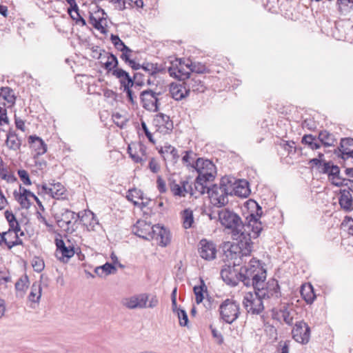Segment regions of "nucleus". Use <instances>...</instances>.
<instances>
[{"instance_id": "2", "label": "nucleus", "mask_w": 353, "mask_h": 353, "mask_svg": "<svg viewBox=\"0 0 353 353\" xmlns=\"http://www.w3.org/2000/svg\"><path fill=\"white\" fill-rule=\"evenodd\" d=\"M192 168L198 173L194 181V189L200 195L204 194L207 188V182L212 181L215 179L216 166L209 159L198 158L195 162L192 163Z\"/></svg>"}, {"instance_id": "13", "label": "nucleus", "mask_w": 353, "mask_h": 353, "mask_svg": "<svg viewBox=\"0 0 353 353\" xmlns=\"http://www.w3.org/2000/svg\"><path fill=\"white\" fill-rule=\"evenodd\" d=\"M228 185H230L231 189H234L231 191V196L234 194L240 197L246 198L251 192L249 183L245 179L236 180L234 178L228 177Z\"/></svg>"}, {"instance_id": "50", "label": "nucleus", "mask_w": 353, "mask_h": 353, "mask_svg": "<svg viewBox=\"0 0 353 353\" xmlns=\"http://www.w3.org/2000/svg\"><path fill=\"white\" fill-rule=\"evenodd\" d=\"M77 223H74V219H70V221H65L63 222L62 225H58L61 228H64V230L68 233H72L76 230L77 227H74Z\"/></svg>"}, {"instance_id": "32", "label": "nucleus", "mask_w": 353, "mask_h": 353, "mask_svg": "<svg viewBox=\"0 0 353 353\" xmlns=\"http://www.w3.org/2000/svg\"><path fill=\"white\" fill-rule=\"evenodd\" d=\"M329 180L331 181L332 185L336 187H341L347 185V183H344L347 180L341 177L340 168L336 165L332 166V170L331 171V176L329 178Z\"/></svg>"}, {"instance_id": "38", "label": "nucleus", "mask_w": 353, "mask_h": 353, "mask_svg": "<svg viewBox=\"0 0 353 353\" xmlns=\"http://www.w3.org/2000/svg\"><path fill=\"white\" fill-rule=\"evenodd\" d=\"M186 68L190 70V73H195L194 75H201L209 71L204 64L199 62L186 63ZM191 75L194 74H191Z\"/></svg>"}, {"instance_id": "36", "label": "nucleus", "mask_w": 353, "mask_h": 353, "mask_svg": "<svg viewBox=\"0 0 353 353\" xmlns=\"http://www.w3.org/2000/svg\"><path fill=\"white\" fill-rule=\"evenodd\" d=\"M301 143L307 145L312 150L319 149L321 146V142L318 139V137L312 134H305L301 139Z\"/></svg>"}, {"instance_id": "4", "label": "nucleus", "mask_w": 353, "mask_h": 353, "mask_svg": "<svg viewBox=\"0 0 353 353\" xmlns=\"http://www.w3.org/2000/svg\"><path fill=\"white\" fill-rule=\"evenodd\" d=\"M228 185V176L222 177L219 185L214 184L212 187L207 186L205 192L210 197V202L214 207L222 208L226 205L228 202V196H231V191Z\"/></svg>"}, {"instance_id": "57", "label": "nucleus", "mask_w": 353, "mask_h": 353, "mask_svg": "<svg viewBox=\"0 0 353 353\" xmlns=\"http://www.w3.org/2000/svg\"><path fill=\"white\" fill-rule=\"evenodd\" d=\"M283 147L289 154H295L296 152V143L293 141H285Z\"/></svg>"}, {"instance_id": "40", "label": "nucleus", "mask_w": 353, "mask_h": 353, "mask_svg": "<svg viewBox=\"0 0 353 353\" xmlns=\"http://www.w3.org/2000/svg\"><path fill=\"white\" fill-rule=\"evenodd\" d=\"M41 296V287L39 283L35 282L32 284L31 292L28 296V300L32 303H38Z\"/></svg>"}, {"instance_id": "6", "label": "nucleus", "mask_w": 353, "mask_h": 353, "mask_svg": "<svg viewBox=\"0 0 353 353\" xmlns=\"http://www.w3.org/2000/svg\"><path fill=\"white\" fill-rule=\"evenodd\" d=\"M219 310L221 319L225 323L232 324L239 316L240 305L236 301L226 299L221 303Z\"/></svg>"}, {"instance_id": "24", "label": "nucleus", "mask_w": 353, "mask_h": 353, "mask_svg": "<svg viewBox=\"0 0 353 353\" xmlns=\"http://www.w3.org/2000/svg\"><path fill=\"white\" fill-rule=\"evenodd\" d=\"M169 90L171 97L176 101L182 100L189 94V90L184 81L182 83H170Z\"/></svg>"}, {"instance_id": "31", "label": "nucleus", "mask_w": 353, "mask_h": 353, "mask_svg": "<svg viewBox=\"0 0 353 353\" xmlns=\"http://www.w3.org/2000/svg\"><path fill=\"white\" fill-rule=\"evenodd\" d=\"M0 97L8 103V108L15 104L17 97L14 91L8 86L0 88Z\"/></svg>"}, {"instance_id": "8", "label": "nucleus", "mask_w": 353, "mask_h": 353, "mask_svg": "<svg viewBox=\"0 0 353 353\" xmlns=\"http://www.w3.org/2000/svg\"><path fill=\"white\" fill-rule=\"evenodd\" d=\"M254 291V293L246 294L243 303L248 312H251L252 314H259L264 310L263 300L266 299L259 296L260 293L259 291Z\"/></svg>"}, {"instance_id": "56", "label": "nucleus", "mask_w": 353, "mask_h": 353, "mask_svg": "<svg viewBox=\"0 0 353 353\" xmlns=\"http://www.w3.org/2000/svg\"><path fill=\"white\" fill-rule=\"evenodd\" d=\"M125 6H128V8H141L143 6V0H124Z\"/></svg>"}, {"instance_id": "55", "label": "nucleus", "mask_w": 353, "mask_h": 353, "mask_svg": "<svg viewBox=\"0 0 353 353\" xmlns=\"http://www.w3.org/2000/svg\"><path fill=\"white\" fill-rule=\"evenodd\" d=\"M32 267L34 271L41 272L44 269V262L40 258H35L32 262Z\"/></svg>"}, {"instance_id": "18", "label": "nucleus", "mask_w": 353, "mask_h": 353, "mask_svg": "<svg viewBox=\"0 0 353 353\" xmlns=\"http://www.w3.org/2000/svg\"><path fill=\"white\" fill-rule=\"evenodd\" d=\"M28 141L30 148L35 152L33 159H37L39 156L47 152V145L41 137L36 134L30 135L28 138Z\"/></svg>"}, {"instance_id": "46", "label": "nucleus", "mask_w": 353, "mask_h": 353, "mask_svg": "<svg viewBox=\"0 0 353 353\" xmlns=\"http://www.w3.org/2000/svg\"><path fill=\"white\" fill-rule=\"evenodd\" d=\"M121 89L123 90V92L125 93L126 94V98L128 101V102L134 105H136L137 104V101H136V95L134 94V92L133 90L134 89V86L133 85H127L125 87H123L121 88Z\"/></svg>"}, {"instance_id": "34", "label": "nucleus", "mask_w": 353, "mask_h": 353, "mask_svg": "<svg viewBox=\"0 0 353 353\" xmlns=\"http://www.w3.org/2000/svg\"><path fill=\"white\" fill-rule=\"evenodd\" d=\"M301 295L307 304H312L316 299V294L311 284L302 285Z\"/></svg>"}, {"instance_id": "58", "label": "nucleus", "mask_w": 353, "mask_h": 353, "mask_svg": "<svg viewBox=\"0 0 353 353\" xmlns=\"http://www.w3.org/2000/svg\"><path fill=\"white\" fill-rule=\"evenodd\" d=\"M166 148L168 149H170V154L172 156V161L173 162L174 164L176 163L180 157L178 150L174 146L171 145L170 144H168L166 146Z\"/></svg>"}, {"instance_id": "52", "label": "nucleus", "mask_w": 353, "mask_h": 353, "mask_svg": "<svg viewBox=\"0 0 353 353\" xmlns=\"http://www.w3.org/2000/svg\"><path fill=\"white\" fill-rule=\"evenodd\" d=\"M17 174L20 180L23 182L24 185H30L32 184V181L30 179L29 174L26 170H18Z\"/></svg>"}, {"instance_id": "41", "label": "nucleus", "mask_w": 353, "mask_h": 353, "mask_svg": "<svg viewBox=\"0 0 353 353\" xmlns=\"http://www.w3.org/2000/svg\"><path fill=\"white\" fill-rule=\"evenodd\" d=\"M103 19L104 17L97 19L95 17H94L92 12H90L89 23L93 26L94 28L99 30L101 34H106L108 30L101 24V21Z\"/></svg>"}, {"instance_id": "22", "label": "nucleus", "mask_w": 353, "mask_h": 353, "mask_svg": "<svg viewBox=\"0 0 353 353\" xmlns=\"http://www.w3.org/2000/svg\"><path fill=\"white\" fill-rule=\"evenodd\" d=\"M205 77L201 75H192L189 80L184 81V84L187 85L189 92L192 90L196 93H203L206 90V86L203 81Z\"/></svg>"}, {"instance_id": "12", "label": "nucleus", "mask_w": 353, "mask_h": 353, "mask_svg": "<svg viewBox=\"0 0 353 353\" xmlns=\"http://www.w3.org/2000/svg\"><path fill=\"white\" fill-rule=\"evenodd\" d=\"M310 327L303 321H297L292 330V338L298 343L307 344L310 339Z\"/></svg>"}, {"instance_id": "61", "label": "nucleus", "mask_w": 353, "mask_h": 353, "mask_svg": "<svg viewBox=\"0 0 353 353\" xmlns=\"http://www.w3.org/2000/svg\"><path fill=\"white\" fill-rule=\"evenodd\" d=\"M157 189L161 193H165L167 190L165 181L161 176H157Z\"/></svg>"}, {"instance_id": "60", "label": "nucleus", "mask_w": 353, "mask_h": 353, "mask_svg": "<svg viewBox=\"0 0 353 353\" xmlns=\"http://www.w3.org/2000/svg\"><path fill=\"white\" fill-rule=\"evenodd\" d=\"M9 119L7 116V110L5 108H0V125L8 124Z\"/></svg>"}, {"instance_id": "5", "label": "nucleus", "mask_w": 353, "mask_h": 353, "mask_svg": "<svg viewBox=\"0 0 353 353\" xmlns=\"http://www.w3.org/2000/svg\"><path fill=\"white\" fill-rule=\"evenodd\" d=\"M239 254L240 257L238 261H234L232 266L228 265L221 271V276L223 281L227 285L233 287L237 285L240 281L243 283L245 281L246 283H249V281L243 275L241 267L238 268L240 266V261H242V257L243 256L240 253V251Z\"/></svg>"}, {"instance_id": "11", "label": "nucleus", "mask_w": 353, "mask_h": 353, "mask_svg": "<svg viewBox=\"0 0 353 353\" xmlns=\"http://www.w3.org/2000/svg\"><path fill=\"white\" fill-rule=\"evenodd\" d=\"M254 290L259 291L260 292L259 296H261L266 299L272 297L278 299L281 296L280 285L275 279L269 280L265 285L263 283V285L255 287Z\"/></svg>"}, {"instance_id": "30", "label": "nucleus", "mask_w": 353, "mask_h": 353, "mask_svg": "<svg viewBox=\"0 0 353 353\" xmlns=\"http://www.w3.org/2000/svg\"><path fill=\"white\" fill-rule=\"evenodd\" d=\"M51 188L48 190L49 195L56 199H63L66 197V190L59 182L50 183Z\"/></svg>"}, {"instance_id": "14", "label": "nucleus", "mask_w": 353, "mask_h": 353, "mask_svg": "<svg viewBox=\"0 0 353 353\" xmlns=\"http://www.w3.org/2000/svg\"><path fill=\"white\" fill-rule=\"evenodd\" d=\"M169 186L171 192L174 196H185V193H189L193 196L196 192L192 184H189L188 180L182 181L180 184L176 183L175 180L170 179Z\"/></svg>"}, {"instance_id": "51", "label": "nucleus", "mask_w": 353, "mask_h": 353, "mask_svg": "<svg viewBox=\"0 0 353 353\" xmlns=\"http://www.w3.org/2000/svg\"><path fill=\"white\" fill-rule=\"evenodd\" d=\"M101 270L103 271L104 275L106 276L109 274H115L117 272L116 266L109 262H106L103 265H101Z\"/></svg>"}, {"instance_id": "63", "label": "nucleus", "mask_w": 353, "mask_h": 353, "mask_svg": "<svg viewBox=\"0 0 353 353\" xmlns=\"http://www.w3.org/2000/svg\"><path fill=\"white\" fill-rule=\"evenodd\" d=\"M5 217L8 222L9 227H12L13 223L17 221L15 215L11 211L6 210L4 213Z\"/></svg>"}, {"instance_id": "48", "label": "nucleus", "mask_w": 353, "mask_h": 353, "mask_svg": "<svg viewBox=\"0 0 353 353\" xmlns=\"http://www.w3.org/2000/svg\"><path fill=\"white\" fill-rule=\"evenodd\" d=\"M126 198L128 201H132V203L134 201V198L143 200V192L141 190L133 188L128 191Z\"/></svg>"}, {"instance_id": "53", "label": "nucleus", "mask_w": 353, "mask_h": 353, "mask_svg": "<svg viewBox=\"0 0 353 353\" xmlns=\"http://www.w3.org/2000/svg\"><path fill=\"white\" fill-rule=\"evenodd\" d=\"M183 153L184 154L181 159L183 163L192 168V163H190V160L192 159V156H195V154L191 150L183 151Z\"/></svg>"}, {"instance_id": "39", "label": "nucleus", "mask_w": 353, "mask_h": 353, "mask_svg": "<svg viewBox=\"0 0 353 353\" xmlns=\"http://www.w3.org/2000/svg\"><path fill=\"white\" fill-rule=\"evenodd\" d=\"M0 178L6 181L8 183H14L17 181V178L13 173L10 172V168L5 163L0 167Z\"/></svg>"}, {"instance_id": "42", "label": "nucleus", "mask_w": 353, "mask_h": 353, "mask_svg": "<svg viewBox=\"0 0 353 353\" xmlns=\"http://www.w3.org/2000/svg\"><path fill=\"white\" fill-rule=\"evenodd\" d=\"M132 83L134 90H139L145 85V75L140 72H134Z\"/></svg>"}, {"instance_id": "45", "label": "nucleus", "mask_w": 353, "mask_h": 353, "mask_svg": "<svg viewBox=\"0 0 353 353\" xmlns=\"http://www.w3.org/2000/svg\"><path fill=\"white\" fill-rule=\"evenodd\" d=\"M183 227L185 229L190 228L194 223L193 212L190 209H185L183 211Z\"/></svg>"}, {"instance_id": "20", "label": "nucleus", "mask_w": 353, "mask_h": 353, "mask_svg": "<svg viewBox=\"0 0 353 353\" xmlns=\"http://www.w3.org/2000/svg\"><path fill=\"white\" fill-rule=\"evenodd\" d=\"M148 301V296L146 294H141L125 299L123 305L128 309L145 308Z\"/></svg>"}, {"instance_id": "19", "label": "nucleus", "mask_w": 353, "mask_h": 353, "mask_svg": "<svg viewBox=\"0 0 353 353\" xmlns=\"http://www.w3.org/2000/svg\"><path fill=\"white\" fill-rule=\"evenodd\" d=\"M168 72L170 77L183 82L187 81L192 77L190 72L185 71L184 68L182 67L181 59L179 60V64L172 63V65L168 68Z\"/></svg>"}, {"instance_id": "27", "label": "nucleus", "mask_w": 353, "mask_h": 353, "mask_svg": "<svg viewBox=\"0 0 353 353\" xmlns=\"http://www.w3.org/2000/svg\"><path fill=\"white\" fill-rule=\"evenodd\" d=\"M353 144V138H343L341 139L340 145L337 148L341 154L339 155L343 159L353 158V150L347 148V146Z\"/></svg>"}, {"instance_id": "9", "label": "nucleus", "mask_w": 353, "mask_h": 353, "mask_svg": "<svg viewBox=\"0 0 353 353\" xmlns=\"http://www.w3.org/2000/svg\"><path fill=\"white\" fill-rule=\"evenodd\" d=\"M350 221H353V219L350 216H345L341 224V247L347 252L353 249V225H348Z\"/></svg>"}, {"instance_id": "44", "label": "nucleus", "mask_w": 353, "mask_h": 353, "mask_svg": "<svg viewBox=\"0 0 353 353\" xmlns=\"http://www.w3.org/2000/svg\"><path fill=\"white\" fill-rule=\"evenodd\" d=\"M353 3L352 0H337V5L341 14L347 16L350 12L352 6H349V3Z\"/></svg>"}, {"instance_id": "64", "label": "nucleus", "mask_w": 353, "mask_h": 353, "mask_svg": "<svg viewBox=\"0 0 353 353\" xmlns=\"http://www.w3.org/2000/svg\"><path fill=\"white\" fill-rule=\"evenodd\" d=\"M281 312L282 313V317L285 323L288 325H291L293 318L290 316V312L288 310V309L285 308Z\"/></svg>"}, {"instance_id": "29", "label": "nucleus", "mask_w": 353, "mask_h": 353, "mask_svg": "<svg viewBox=\"0 0 353 353\" xmlns=\"http://www.w3.org/2000/svg\"><path fill=\"white\" fill-rule=\"evenodd\" d=\"M112 76L115 77L119 80L120 88L125 87L127 85H132V77L130 74L121 68L114 70Z\"/></svg>"}, {"instance_id": "43", "label": "nucleus", "mask_w": 353, "mask_h": 353, "mask_svg": "<svg viewBox=\"0 0 353 353\" xmlns=\"http://www.w3.org/2000/svg\"><path fill=\"white\" fill-rule=\"evenodd\" d=\"M135 143L130 144L128 147V153L130 157L135 162L142 163L146 159H143L139 154L138 151L135 150Z\"/></svg>"}, {"instance_id": "28", "label": "nucleus", "mask_w": 353, "mask_h": 353, "mask_svg": "<svg viewBox=\"0 0 353 353\" xmlns=\"http://www.w3.org/2000/svg\"><path fill=\"white\" fill-rule=\"evenodd\" d=\"M143 70L153 78H156L157 74L166 73L165 67L162 64L159 65L157 63L143 62Z\"/></svg>"}, {"instance_id": "23", "label": "nucleus", "mask_w": 353, "mask_h": 353, "mask_svg": "<svg viewBox=\"0 0 353 353\" xmlns=\"http://www.w3.org/2000/svg\"><path fill=\"white\" fill-rule=\"evenodd\" d=\"M350 191L353 192V190L350 187L348 188V190L341 189L339 190L340 196L339 198V203L341 208L345 212H350L353 210V199Z\"/></svg>"}, {"instance_id": "10", "label": "nucleus", "mask_w": 353, "mask_h": 353, "mask_svg": "<svg viewBox=\"0 0 353 353\" xmlns=\"http://www.w3.org/2000/svg\"><path fill=\"white\" fill-rule=\"evenodd\" d=\"M20 192H17L16 190L14 191L13 194L15 199L19 202L22 208L28 209L30 208L32 203L30 202L28 197H32L36 201L39 209L41 211H44L45 208L39 199L30 190L19 185Z\"/></svg>"}, {"instance_id": "54", "label": "nucleus", "mask_w": 353, "mask_h": 353, "mask_svg": "<svg viewBox=\"0 0 353 353\" xmlns=\"http://www.w3.org/2000/svg\"><path fill=\"white\" fill-rule=\"evenodd\" d=\"M209 328L211 331L212 337L217 340V343L219 345L223 344L224 342V339L222 334L219 332L215 327H214L212 325H210Z\"/></svg>"}, {"instance_id": "62", "label": "nucleus", "mask_w": 353, "mask_h": 353, "mask_svg": "<svg viewBox=\"0 0 353 353\" xmlns=\"http://www.w3.org/2000/svg\"><path fill=\"white\" fill-rule=\"evenodd\" d=\"M334 163L331 161H326L323 160L322 161V164H321V165H320V168H319V170L322 174H325V172H328V169H330L331 166Z\"/></svg>"}, {"instance_id": "49", "label": "nucleus", "mask_w": 353, "mask_h": 353, "mask_svg": "<svg viewBox=\"0 0 353 353\" xmlns=\"http://www.w3.org/2000/svg\"><path fill=\"white\" fill-rule=\"evenodd\" d=\"M176 313L179 318V325L183 327L188 326L189 320L185 310L183 309L178 310Z\"/></svg>"}, {"instance_id": "33", "label": "nucleus", "mask_w": 353, "mask_h": 353, "mask_svg": "<svg viewBox=\"0 0 353 353\" xmlns=\"http://www.w3.org/2000/svg\"><path fill=\"white\" fill-rule=\"evenodd\" d=\"M318 139L321 145L327 147L334 145L336 139L334 135L327 130H321L319 132Z\"/></svg>"}, {"instance_id": "16", "label": "nucleus", "mask_w": 353, "mask_h": 353, "mask_svg": "<svg viewBox=\"0 0 353 353\" xmlns=\"http://www.w3.org/2000/svg\"><path fill=\"white\" fill-rule=\"evenodd\" d=\"M198 251L200 256L207 261L216 258V248L212 241L203 239L199 241Z\"/></svg>"}, {"instance_id": "15", "label": "nucleus", "mask_w": 353, "mask_h": 353, "mask_svg": "<svg viewBox=\"0 0 353 353\" xmlns=\"http://www.w3.org/2000/svg\"><path fill=\"white\" fill-rule=\"evenodd\" d=\"M55 244L57 246L56 256L59 261L67 263L74 255V247L73 245L66 246L63 239H56Z\"/></svg>"}, {"instance_id": "35", "label": "nucleus", "mask_w": 353, "mask_h": 353, "mask_svg": "<svg viewBox=\"0 0 353 353\" xmlns=\"http://www.w3.org/2000/svg\"><path fill=\"white\" fill-rule=\"evenodd\" d=\"M103 68L107 70L108 73L112 72L114 70L119 69V61L115 54L112 52L108 53V60L103 65Z\"/></svg>"}, {"instance_id": "26", "label": "nucleus", "mask_w": 353, "mask_h": 353, "mask_svg": "<svg viewBox=\"0 0 353 353\" xmlns=\"http://www.w3.org/2000/svg\"><path fill=\"white\" fill-rule=\"evenodd\" d=\"M6 143L10 150L17 151L20 150L22 140L14 130L10 128L6 134Z\"/></svg>"}, {"instance_id": "1", "label": "nucleus", "mask_w": 353, "mask_h": 353, "mask_svg": "<svg viewBox=\"0 0 353 353\" xmlns=\"http://www.w3.org/2000/svg\"><path fill=\"white\" fill-rule=\"evenodd\" d=\"M248 210L256 209L255 214L252 212L243 221L239 214L234 211L225 208L217 212L218 219L225 230L229 231L233 239L238 241V245H232L230 248L236 255L234 250H240L242 256H250L252 250V239L258 238L263 230L262 223L259 218L262 216L263 210L254 200L250 199L247 202Z\"/></svg>"}, {"instance_id": "7", "label": "nucleus", "mask_w": 353, "mask_h": 353, "mask_svg": "<svg viewBox=\"0 0 353 353\" xmlns=\"http://www.w3.org/2000/svg\"><path fill=\"white\" fill-rule=\"evenodd\" d=\"M162 94L161 91H157V88H148L141 92L139 98L142 106L148 111L157 112L159 110L160 99L159 96Z\"/></svg>"}, {"instance_id": "25", "label": "nucleus", "mask_w": 353, "mask_h": 353, "mask_svg": "<svg viewBox=\"0 0 353 353\" xmlns=\"http://www.w3.org/2000/svg\"><path fill=\"white\" fill-rule=\"evenodd\" d=\"M54 217L57 225H61V224L62 225L63 222H65V221H70V219H74V223H77L80 219V214L69 209H62L60 212L56 213Z\"/></svg>"}, {"instance_id": "37", "label": "nucleus", "mask_w": 353, "mask_h": 353, "mask_svg": "<svg viewBox=\"0 0 353 353\" xmlns=\"http://www.w3.org/2000/svg\"><path fill=\"white\" fill-rule=\"evenodd\" d=\"M201 285H195L193 288V292L195 294V301L197 304H200L204 299V293L208 292L207 287L204 281L201 279Z\"/></svg>"}, {"instance_id": "3", "label": "nucleus", "mask_w": 353, "mask_h": 353, "mask_svg": "<svg viewBox=\"0 0 353 353\" xmlns=\"http://www.w3.org/2000/svg\"><path fill=\"white\" fill-rule=\"evenodd\" d=\"M264 266L265 263L256 258H252L248 265L241 266L243 275L249 281V283L243 282L244 285L252 286L253 288L263 285L267 275V271Z\"/></svg>"}, {"instance_id": "21", "label": "nucleus", "mask_w": 353, "mask_h": 353, "mask_svg": "<svg viewBox=\"0 0 353 353\" xmlns=\"http://www.w3.org/2000/svg\"><path fill=\"white\" fill-rule=\"evenodd\" d=\"M150 230L151 223H147L143 220H139L134 225L132 232L139 238L150 241L152 239V236L150 234Z\"/></svg>"}, {"instance_id": "47", "label": "nucleus", "mask_w": 353, "mask_h": 353, "mask_svg": "<svg viewBox=\"0 0 353 353\" xmlns=\"http://www.w3.org/2000/svg\"><path fill=\"white\" fill-rule=\"evenodd\" d=\"M29 279L28 276L25 274L20 277L15 283V289L17 291L23 292L28 288Z\"/></svg>"}, {"instance_id": "59", "label": "nucleus", "mask_w": 353, "mask_h": 353, "mask_svg": "<svg viewBox=\"0 0 353 353\" xmlns=\"http://www.w3.org/2000/svg\"><path fill=\"white\" fill-rule=\"evenodd\" d=\"M141 128H142L143 131L144 132V133H145L146 137L148 138V141L150 143L154 144L155 143V141L153 139L152 134L149 131L145 122L143 121H141Z\"/></svg>"}, {"instance_id": "17", "label": "nucleus", "mask_w": 353, "mask_h": 353, "mask_svg": "<svg viewBox=\"0 0 353 353\" xmlns=\"http://www.w3.org/2000/svg\"><path fill=\"white\" fill-rule=\"evenodd\" d=\"M150 234L152 236V240L159 241L161 246H166L170 242V231L160 225H151Z\"/></svg>"}]
</instances>
